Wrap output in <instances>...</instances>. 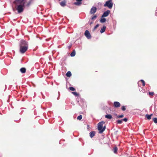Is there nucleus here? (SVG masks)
<instances>
[{"label": "nucleus", "mask_w": 157, "mask_h": 157, "mask_svg": "<svg viewBox=\"0 0 157 157\" xmlns=\"http://www.w3.org/2000/svg\"><path fill=\"white\" fill-rule=\"evenodd\" d=\"M19 2H17L14 1L13 2V3L14 4V7L13 8V11L15 10L17 11L18 13L22 12L24 10V3L21 4L19 3Z\"/></svg>", "instance_id": "f257e3e1"}, {"label": "nucleus", "mask_w": 157, "mask_h": 157, "mask_svg": "<svg viewBox=\"0 0 157 157\" xmlns=\"http://www.w3.org/2000/svg\"><path fill=\"white\" fill-rule=\"evenodd\" d=\"M105 123L104 121H101L98 124V129L100 133H102L105 130L106 126L103 127V124Z\"/></svg>", "instance_id": "f03ea898"}, {"label": "nucleus", "mask_w": 157, "mask_h": 157, "mask_svg": "<svg viewBox=\"0 0 157 157\" xmlns=\"http://www.w3.org/2000/svg\"><path fill=\"white\" fill-rule=\"evenodd\" d=\"M104 6H107L109 8L111 9L113 6V3L112 0H109L106 1Z\"/></svg>", "instance_id": "7ed1b4c3"}, {"label": "nucleus", "mask_w": 157, "mask_h": 157, "mask_svg": "<svg viewBox=\"0 0 157 157\" xmlns=\"http://www.w3.org/2000/svg\"><path fill=\"white\" fill-rule=\"evenodd\" d=\"M20 46H21V47H28V44L27 42L24 40H21L20 41Z\"/></svg>", "instance_id": "20e7f679"}, {"label": "nucleus", "mask_w": 157, "mask_h": 157, "mask_svg": "<svg viewBox=\"0 0 157 157\" xmlns=\"http://www.w3.org/2000/svg\"><path fill=\"white\" fill-rule=\"evenodd\" d=\"M20 47V52L22 53H24L27 50L28 47Z\"/></svg>", "instance_id": "39448f33"}, {"label": "nucleus", "mask_w": 157, "mask_h": 157, "mask_svg": "<svg viewBox=\"0 0 157 157\" xmlns=\"http://www.w3.org/2000/svg\"><path fill=\"white\" fill-rule=\"evenodd\" d=\"M84 35L87 39H90L91 38L90 34L88 30H86L85 31Z\"/></svg>", "instance_id": "423d86ee"}, {"label": "nucleus", "mask_w": 157, "mask_h": 157, "mask_svg": "<svg viewBox=\"0 0 157 157\" xmlns=\"http://www.w3.org/2000/svg\"><path fill=\"white\" fill-rule=\"evenodd\" d=\"M110 12V11L109 10H107V11L104 12L103 14L102 15L101 17H107L109 14Z\"/></svg>", "instance_id": "0eeeda50"}, {"label": "nucleus", "mask_w": 157, "mask_h": 157, "mask_svg": "<svg viewBox=\"0 0 157 157\" xmlns=\"http://www.w3.org/2000/svg\"><path fill=\"white\" fill-rule=\"evenodd\" d=\"M97 11V8L96 7L93 6L91 9L90 13L91 14H94Z\"/></svg>", "instance_id": "6e6552de"}, {"label": "nucleus", "mask_w": 157, "mask_h": 157, "mask_svg": "<svg viewBox=\"0 0 157 157\" xmlns=\"http://www.w3.org/2000/svg\"><path fill=\"white\" fill-rule=\"evenodd\" d=\"M76 2L74 3V5L77 6H80L82 3V0H76Z\"/></svg>", "instance_id": "1a4fd4ad"}, {"label": "nucleus", "mask_w": 157, "mask_h": 157, "mask_svg": "<svg viewBox=\"0 0 157 157\" xmlns=\"http://www.w3.org/2000/svg\"><path fill=\"white\" fill-rule=\"evenodd\" d=\"M114 105L115 107L118 108L120 106V104L119 102L115 101L114 102Z\"/></svg>", "instance_id": "9d476101"}, {"label": "nucleus", "mask_w": 157, "mask_h": 157, "mask_svg": "<svg viewBox=\"0 0 157 157\" xmlns=\"http://www.w3.org/2000/svg\"><path fill=\"white\" fill-rule=\"evenodd\" d=\"M95 132L94 131H92L90 133V136L91 138L93 137L95 135Z\"/></svg>", "instance_id": "9b49d317"}, {"label": "nucleus", "mask_w": 157, "mask_h": 157, "mask_svg": "<svg viewBox=\"0 0 157 157\" xmlns=\"http://www.w3.org/2000/svg\"><path fill=\"white\" fill-rule=\"evenodd\" d=\"M66 2L65 0H64L62 2H60V4L61 6L64 7L66 6Z\"/></svg>", "instance_id": "f8f14e48"}, {"label": "nucleus", "mask_w": 157, "mask_h": 157, "mask_svg": "<svg viewBox=\"0 0 157 157\" xmlns=\"http://www.w3.org/2000/svg\"><path fill=\"white\" fill-rule=\"evenodd\" d=\"M106 28V26L105 25H104L103 27L101 28L100 31V33H104L105 31Z\"/></svg>", "instance_id": "ddd939ff"}, {"label": "nucleus", "mask_w": 157, "mask_h": 157, "mask_svg": "<svg viewBox=\"0 0 157 157\" xmlns=\"http://www.w3.org/2000/svg\"><path fill=\"white\" fill-rule=\"evenodd\" d=\"M105 117L107 119H111L112 118V116L110 114H107L105 115Z\"/></svg>", "instance_id": "4468645a"}, {"label": "nucleus", "mask_w": 157, "mask_h": 157, "mask_svg": "<svg viewBox=\"0 0 157 157\" xmlns=\"http://www.w3.org/2000/svg\"><path fill=\"white\" fill-rule=\"evenodd\" d=\"M26 69L24 67H22L20 69V71L22 73H24L26 71Z\"/></svg>", "instance_id": "2eb2a0df"}, {"label": "nucleus", "mask_w": 157, "mask_h": 157, "mask_svg": "<svg viewBox=\"0 0 157 157\" xmlns=\"http://www.w3.org/2000/svg\"><path fill=\"white\" fill-rule=\"evenodd\" d=\"M66 76L68 77H70L71 76V72L70 71H68L66 74Z\"/></svg>", "instance_id": "dca6fc26"}, {"label": "nucleus", "mask_w": 157, "mask_h": 157, "mask_svg": "<svg viewBox=\"0 0 157 157\" xmlns=\"http://www.w3.org/2000/svg\"><path fill=\"white\" fill-rule=\"evenodd\" d=\"M75 50H74L73 52L71 54V56L72 57H73L75 56Z\"/></svg>", "instance_id": "f3484780"}, {"label": "nucleus", "mask_w": 157, "mask_h": 157, "mask_svg": "<svg viewBox=\"0 0 157 157\" xmlns=\"http://www.w3.org/2000/svg\"><path fill=\"white\" fill-rule=\"evenodd\" d=\"M153 115L152 114H151L150 115L147 114L146 115L147 118L148 120H150L151 119V116Z\"/></svg>", "instance_id": "a211bd4d"}, {"label": "nucleus", "mask_w": 157, "mask_h": 157, "mask_svg": "<svg viewBox=\"0 0 157 157\" xmlns=\"http://www.w3.org/2000/svg\"><path fill=\"white\" fill-rule=\"evenodd\" d=\"M25 0H15V1L18 2H19V3H21V4H23V3H24L25 4V2H23L25 1Z\"/></svg>", "instance_id": "6ab92c4d"}, {"label": "nucleus", "mask_w": 157, "mask_h": 157, "mask_svg": "<svg viewBox=\"0 0 157 157\" xmlns=\"http://www.w3.org/2000/svg\"><path fill=\"white\" fill-rule=\"evenodd\" d=\"M106 21V19L105 18H101L100 20V22L101 23H104Z\"/></svg>", "instance_id": "aec40b11"}, {"label": "nucleus", "mask_w": 157, "mask_h": 157, "mask_svg": "<svg viewBox=\"0 0 157 157\" xmlns=\"http://www.w3.org/2000/svg\"><path fill=\"white\" fill-rule=\"evenodd\" d=\"M122 121H123L122 119L121 120H118L117 121V122L118 124H121L122 123Z\"/></svg>", "instance_id": "412c9836"}, {"label": "nucleus", "mask_w": 157, "mask_h": 157, "mask_svg": "<svg viewBox=\"0 0 157 157\" xmlns=\"http://www.w3.org/2000/svg\"><path fill=\"white\" fill-rule=\"evenodd\" d=\"M99 25L98 24H97L94 27L93 31H94V30L99 26Z\"/></svg>", "instance_id": "4be33fe9"}, {"label": "nucleus", "mask_w": 157, "mask_h": 157, "mask_svg": "<svg viewBox=\"0 0 157 157\" xmlns=\"http://www.w3.org/2000/svg\"><path fill=\"white\" fill-rule=\"evenodd\" d=\"M117 147H114L113 149V152L115 153H116L117 152Z\"/></svg>", "instance_id": "5701e85b"}, {"label": "nucleus", "mask_w": 157, "mask_h": 157, "mask_svg": "<svg viewBox=\"0 0 157 157\" xmlns=\"http://www.w3.org/2000/svg\"><path fill=\"white\" fill-rule=\"evenodd\" d=\"M153 121L155 123H157V118H153Z\"/></svg>", "instance_id": "b1692460"}, {"label": "nucleus", "mask_w": 157, "mask_h": 157, "mask_svg": "<svg viewBox=\"0 0 157 157\" xmlns=\"http://www.w3.org/2000/svg\"><path fill=\"white\" fill-rule=\"evenodd\" d=\"M97 15H94V16H93V17H92L91 18V19L92 20H94V19H96L97 18Z\"/></svg>", "instance_id": "393cba45"}, {"label": "nucleus", "mask_w": 157, "mask_h": 157, "mask_svg": "<svg viewBox=\"0 0 157 157\" xmlns=\"http://www.w3.org/2000/svg\"><path fill=\"white\" fill-rule=\"evenodd\" d=\"M69 89L71 91H74L75 89L72 86H71L69 87Z\"/></svg>", "instance_id": "a878e982"}, {"label": "nucleus", "mask_w": 157, "mask_h": 157, "mask_svg": "<svg viewBox=\"0 0 157 157\" xmlns=\"http://www.w3.org/2000/svg\"><path fill=\"white\" fill-rule=\"evenodd\" d=\"M82 118V115H80L78 117L77 119L78 120H80Z\"/></svg>", "instance_id": "bb28decb"}, {"label": "nucleus", "mask_w": 157, "mask_h": 157, "mask_svg": "<svg viewBox=\"0 0 157 157\" xmlns=\"http://www.w3.org/2000/svg\"><path fill=\"white\" fill-rule=\"evenodd\" d=\"M124 116V115H118L117 116V118H122Z\"/></svg>", "instance_id": "cd10ccee"}, {"label": "nucleus", "mask_w": 157, "mask_h": 157, "mask_svg": "<svg viewBox=\"0 0 157 157\" xmlns=\"http://www.w3.org/2000/svg\"><path fill=\"white\" fill-rule=\"evenodd\" d=\"M72 93L74 95H75L76 96H77L78 95V94L76 92H72Z\"/></svg>", "instance_id": "c85d7f7f"}, {"label": "nucleus", "mask_w": 157, "mask_h": 157, "mask_svg": "<svg viewBox=\"0 0 157 157\" xmlns=\"http://www.w3.org/2000/svg\"><path fill=\"white\" fill-rule=\"evenodd\" d=\"M121 109L122 110H123V111H125L126 110V108H125V106H123L122 107Z\"/></svg>", "instance_id": "c756f323"}, {"label": "nucleus", "mask_w": 157, "mask_h": 157, "mask_svg": "<svg viewBox=\"0 0 157 157\" xmlns=\"http://www.w3.org/2000/svg\"><path fill=\"white\" fill-rule=\"evenodd\" d=\"M140 81L142 82L143 86H145V82L143 80H140Z\"/></svg>", "instance_id": "7c9ffc66"}, {"label": "nucleus", "mask_w": 157, "mask_h": 157, "mask_svg": "<svg viewBox=\"0 0 157 157\" xmlns=\"http://www.w3.org/2000/svg\"><path fill=\"white\" fill-rule=\"evenodd\" d=\"M31 4V1H30L27 4V6H29L30 5V4Z\"/></svg>", "instance_id": "2f4dec72"}, {"label": "nucleus", "mask_w": 157, "mask_h": 157, "mask_svg": "<svg viewBox=\"0 0 157 157\" xmlns=\"http://www.w3.org/2000/svg\"><path fill=\"white\" fill-rule=\"evenodd\" d=\"M154 92H149V94L150 95L152 96L154 94Z\"/></svg>", "instance_id": "473e14b6"}, {"label": "nucleus", "mask_w": 157, "mask_h": 157, "mask_svg": "<svg viewBox=\"0 0 157 157\" xmlns=\"http://www.w3.org/2000/svg\"><path fill=\"white\" fill-rule=\"evenodd\" d=\"M122 120H123V121H124L125 122H127L128 121V119L126 118H124V119H122Z\"/></svg>", "instance_id": "72a5a7b5"}, {"label": "nucleus", "mask_w": 157, "mask_h": 157, "mask_svg": "<svg viewBox=\"0 0 157 157\" xmlns=\"http://www.w3.org/2000/svg\"><path fill=\"white\" fill-rule=\"evenodd\" d=\"M71 46H72V44H70V46H68V48L69 49H70L71 48Z\"/></svg>", "instance_id": "f704fd0d"}, {"label": "nucleus", "mask_w": 157, "mask_h": 157, "mask_svg": "<svg viewBox=\"0 0 157 157\" xmlns=\"http://www.w3.org/2000/svg\"><path fill=\"white\" fill-rule=\"evenodd\" d=\"M93 22H91L90 24V25H91L92 24H93Z\"/></svg>", "instance_id": "c9c22d12"}, {"label": "nucleus", "mask_w": 157, "mask_h": 157, "mask_svg": "<svg viewBox=\"0 0 157 157\" xmlns=\"http://www.w3.org/2000/svg\"><path fill=\"white\" fill-rule=\"evenodd\" d=\"M59 1H60L61 0H58Z\"/></svg>", "instance_id": "e433bc0d"}]
</instances>
